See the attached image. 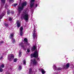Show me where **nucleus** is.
<instances>
[{
  "label": "nucleus",
  "mask_w": 74,
  "mask_h": 74,
  "mask_svg": "<svg viewBox=\"0 0 74 74\" xmlns=\"http://www.w3.org/2000/svg\"><path fill=\"white\" fill-rule=\"evenodd\" d=\"M53 68L54 69H56V66H55V65H53Z\"/></svg>",
  "instance_id": "obj_25"
},
{
  "label": "nucleus",
  "mask_w": 74,
  "mask_h": 74,
  "mask_svg": "<svg viewBox=\"0 0 74 74\" xmlns=\"http://www.w3.org/2000/svg\"><path fill=\"white\" fill-rule=\"evenodd\" d=\"M58 70H60V68H58Z\"/></svg>",
  "instance_id": "obj_35"
},
{
  "label": "nucleus",
  "mask_w": 74,
  "mask_h": 74,
  "mask_svg": "<svg viewBox=\"0 0 74 74\" xmlns=\"http://www.w3.org/2000/svg\"><path fill=\"white\" fill-rule=\"evenodd\" d=\"M5 12H4V13H3V15H1L0 16V19H1V18H2V17H3V16H4V15H5Z\"/></svg>",
  "instance_id": "obj_10"
},
{
  "label": "nucleus",
  "mask_w": 74,
  "mask_h": 74,
  "mask_svg": "<svg viewBox=\"0 0 74 74\" xmlns=\"http://www.w3.org/2000/svg\"><path fill=\"white\" fill-rule=\"evenodd\" d=\"M21 18H23L26 22L29 20V14H28V10H25L22 14Z\"/></svg>",
  "instance_id": "obj_1"
},
{
  "label": "nucleus",
  "mask_w": 74,
  "mask_h": 74,
  "mask_svg": "<svg viewBox=\"0 0 74 74\" xmlns=\"http://www.w3.org/2000/svg\"><path fill=\"white\" fill-rule=\"evenodd\" d=\"M23 27H21V28L20 29V35L21 36H22L23 34Z\"/></svg>",
  "instance_id": "obj_6"
},
{
  "label": "nucleus",
  "mask_w": 74,
  "mask_h": 74,
  "mask_svg": "<svg viewBox=\"0 0 74 74\" xmlns=\"http://www.w3.org/2000/svg\"><path fill=\"white\" fill-rule=\"evenodd\" d=\"M24 41L25 42H27V39L26 38H25L24 39Z\"/></svg>",
  "instance_id": "obj_15"
},
{
  "label": "nucleus",
  "mask_w": 74,
  "mask_h": 74,
  "mask_svg": "<svg viewBox=\"0 0 74 74\" xmlns=\"http://www.w3.org/2000/svg\"><path fill=\"white\" fill-rule=\"evenodd\" d=\"M37 6H38V5H37V4H36V7H37Z\"/></svg>",
  "instance_id": "obj_33"
},
{
  "label": "nucleus",
  "mask_w": 74,
  "mask_h": 74,
  "mask_svg": "<svg viewBox=\"0 0 74 74\" xmlns=\"http://www.w3.org/2000/svg\"><path fill=\"white\" fill-rule=\"evenodd\" d=\"M21 69H22V66H19V70H21Z\"/></svg>",
  "instance_id": "obj_27"
},
{
  "label": "nucleus",
  "mask_w": 74,
  "mask_h": 74,
  "mask_svg": "<svg viewBox=\"0 0 74 74\" xmlns=\"http://www.w3.org/2000/svg\"><path fill=\"white\" fill-rule=\"evenodd\" d=\"M3 56H2L0 58V60H1V59H3Z\"/></svg>",
  "instance_id": "obj_26"
},
{
  "label": "nucleus",
  "mask_w": 74,
  "mask_h": 74,
  "mask_svg": "<svg viewBox=\"0 0 74 74\" xmlns=\"http://www.w3.org/2000/svg\"><path fill=\"white\" fill-rule=\"evenodd\" d=\"M31 71H32V69H29V72L30 73V72H31Z\"/></svg>",
  "instance_id": "obj_30"
},
{
  "label": "nucleus",
  "mask_w": 74,
  "mask_h": 74,
  "mask_svg": "<svg viewBox=\"0 0 74 74\" xmlns=\"http://www.w3.org/2000/svg\"><path fill=\"white\" fill-rule=\"evenodd\" d=\"M10 36L11 37H14V33H12L10 35Z\"/></svg>",
  "instance_id": "obj_22"
},
{
  "label": "nucleus",
  "mask_w": 74,
  "mask_h": 74,
  "mask_svg": "<svg viewBox=\"0 0 74 74\" xmlns=\"http://www.w3.org/2000/svg\"><path fill=\"white\" fill-rule=\"evenodd\" d=\"M27 5V2H25L23 3L21 5V6L18 7V14H19L21 13V10H23V8L24 6H26Z\"/></svg>",
  "instance_id": "obj_2"
},
{
  "label": "nucleus",
  "mask_w": 74,
  "mask_h": 74,
  "mask_svg": "<svg viewBox=\"0 0 74 74\" xmlns=\"http://www.w3.org/2000/svg\"><path fill=\"white\" fill-rule=\"evenodd\" d=\"M32 2H34V0H31V1H30V3H31L30 5L31 7H32L33 6V5H34V4L33 3H32Z\"/></svg>",
  "instance_id": "obj_9"
},
{
  "label": "nucleus",
  "mask_w": 74,
  "mask_h": 74,
  "mask_svg": "<svg viewBox=\"0 0 74 74\" xmlns=\"http://www.w3.org/2000/svg\"><path fill=\"white\" fill-rule=\"evenodd\" d=\"M41 71L42 74H45V71H44V70L42 69H41Z\"/></svg>",
  "instance_id": "obj_12"
},
{
  "label": "nucleus",
  "mask_w": 74,
  "mask_h": 74,
  "mask_svg": "<svg viewBox=\"0 0 74 74\" xmlns=\"http://www.w3.org/2000/svg\"><path fill=\"white\" fill-rule=\"evenodd\" d=\"M19 56L20 57H21V56H22V54H21V51H20L19 52Z\"/></svg>",
  "instance_id": "obj_20"
},
{
  "label": "nucleus",
  "mask_w": 74,
  "mask_h": 74,
  "mask_svg": "<svg viewBox=\"0 0 74 74\" xmlns=\"http://www.w3.org/2000/svg\"><path fill=\"white\" fill-rule=\"evenodd\" d=\"M31 58H33V56L34 58H38V51H35L33 54H31Z\"/></svg>",
  "instance_id": "obj_3"
},
{
  "label": "nucleus",
  "mask_w": 74,
  "mask_h": 74,
  "mask_svg": "<svg viewBox=\"0 0 74 74\" xmlns=\"http://www.w3.org/2000/svg\"><path fill=\"white\" fill-rule=\"evenodd\" d=\"M2 3H4L5 2V0H1Z\"/></svg>",
  "instance_id": "obj_16"
},
{
  "label": "nucleus",
  "mask_w": 74,
  "mask_h": 74,
  "mask_svg": "<svg viewBox=\"0 0 74 74\" xmlns=\"http://www.w3.org/2000/svg\"><path fill=\"white\" fill-rule=\"evenodd\" d=\"M31 62H32L33 64H36L37 63V61L35 59H34L33 60H31Z\"/></svg>",
  "instance_id": "obj_7"
},
{
  "label": "nucleus",
  "mask_w": 74,
  "mask_h": 74,
  "mask_svg": "<svg viewBox=\"0 0 74 74\" xmlns=\"http://www.w3.org/2000/svg\"><path fill=\"white\" fill-rule=\"evenodd\" d=\"M10 2H11V3H13L14 2V0H9Z\"/></svg>",
  "instance_id": "obj_23"
},
{
  "label": "nucleus",
  "mask_w": 74,
  "mask_h": 74,
  "mask_svg": "<svg viewBox=\"0 0 74 74\" xmlns=\"http://www.w3.org/2000/svg\"><path fill=\"white\" fill-rule=\"evenodd\" d=\"M3 69L2 68H0V72H3Z\"/></svg>",
  "instance_id": "obj_17"
},
{
  "label": "nucleus",
  "mask_w": 74,
  "mask_h": 74,
  "mask_svg": "<svg viewBox=\"0 0 74 74\" xmlns=\"http://www.w3.org/2000/svg\"><path fill=\"white\" fill-rule=\"evenodd\" d=\"M18 5L17 3H16V4H14V6H16V5Z\"/></svg>",
  "instance_id": "obj_32"
},
{
  "label": "nucleus",
  "mask_w": 74,
  "mask_h": 74,
  "mask_svg": "<svg viewBox=\"0 0 74 74\" xmlns=\"http://www.w3.org/2000/svg\"><path fill=\"white\" fill-rule=\"evenodd\" d=\"M12 43H15V40L12 38Z\"/></svg>",
  "instance_id": "obj_11"
},
{
  "label": "nucleus",
  "mask_w": 74,
  "mask_h": 74,
  "mask_svg": "<svg viewBox=\"0 0 74 74\" xmlns=\"http://www.w3.org/2000/svg\"><path fill=\"white\" fill-rule=\"evenodd\" d=\"M14 58V55L13 54H11L8 56V59L10 60H11V59H13Z\"/></svg>",
  "instance_id": "obj_4"
},
{
  "label": "nucleus",
  "mask_w": 74,
  "mask_h": 74,
  "mask_svg": "<svg viewBox=\"0 0 74 74\" xmlns=\"http://www.w3.org/2000/svg\"><path fill=\"white\" fill-rule=\"evenodd\" d=\"M35 49H36V47L35 46H34L32 48V51H33Z\"/></svg>",
  "instance_id": "obj_13"
},
{
  "label": "nucleus",
  "mask_w": 74,
  "mask_h": 74,
  "mask_svg": "<svg viewBox=\"0 0 74 74\" xmlns=\"http://www.w3.org/2000/svg\"><path fill=\"white\" fill-rule=\"evenodd\" d=\"M38 60H40V58H38Z\"/></svg>",
  "instance_id": "obj_34"
},
{
  "label": "nucleus",
  "mask_w": 74,
  "mask_h": 74,
  "mask_svg": "<svg viewBox=\"0 0 74 74\" xmlns=\"http://www.w3.org/2000/svg\"><path fill=\"white\" fill-rule=\"evenodd\" d=\"M27 52H30V49H27Z\"/></svg>",
  "instance_id": "obj_29"
},
{
  "label": "nucleus",
  "mask_w": 74,
  "mask_h": 74,
  "mask_svg": "<svg viewBox=\"0 0 74 74\" xmlns=\"http://www.w3.org/2000/svg\"><path fill=\"white\" fill-rule=\"evenodd\" d=\"M69 64L68 63L66 64V68H69Z\"/></svg>",
  "instance_id": "obj_14"
},
{
  "label": "nucleus",
  "mask_w": 74,
  "mask_h": 74,
  "mask_svg": "<svg viewBox=\"0 0 74 74\" xmlns=\"http://www.w3.org/2000/svg\"><path fill=\"white\" fill-rule=\"evenodd\" d=\"M7 13L9 15V14H10V10H8L7 11Z\"/></svg>",
  "instance_id": "obj_21"
},
{
  "label": "nucleus",
  "mask_w": 74,
  "mask_h": 74,
  "mask_svg": "<svg viewBox=\"0 0 74 74\" xmlns=\"http://www.w3.org/2000/svg\"><path fill=\"white\" fill-rule=\"evenodd\" d=\"M14 62H16L17 61V59L15 58L14 59Z\"/></svg>",
  "instance_id": "obj_19"
},
{
  "label": "nucleus",
  "mask_w": 74,
  "mask_h": 74,
  "mask_svg": "<svg viewBox=\"0 0 74 74\" xmlns=\"http://www.w3.org/2000/svg\"><path fill=\"white\" fill-rule=\"evenodd\" d=\"M3 41H1V42H0V45L1 44H3Z\"/></svg>",
  "instance_id": "obj_28"
},
{
  "label": "nucleus",
  "mask_w": 74,
  "mask_h": 74,
  "mask_svg": "<svg viewBox=\"0 0 74 74\" xmlns=\"http://www.w3.org/2000/svg\"><path fill=\"white\" fill-rule=\"evenodd\" d=\"M1 67H2V68H4V65L2 64V65L1 66Z\"/></svg>",
  "instance_id": "obj_18"
},
{
  "label": "nucleus",
  "mask_w": 74,
  "mask_h": 74,
  "mask_svg": "<svg viewBox=\"0 0 74 74\" xmlns=\"http://www.w3.org/2000/svg\"><path fill=\"white\" fill-rule=\"evenodd\" d=\"M32 34H33V37H34V38H35L37 34V32H36L35 30H34L33 31Z\"/></svg>",
  "instance_id": "obj_5"
},
{
  "label": "nucleus",
  "mask_w": 74,
  "mask_h": 74,
  "mask_svg": "<svg viewBox=\"0 0 74 74\" xmlns=\"http://www.w3.org/2000/svg\"><path fill=\"white\" fill-rule=\"evenodd\" d=\"M16 23L17 24V25L18 27H19L21 26V24H20L19 21H17Z\"/></svg>",
  "instance_id": "obj_8"
},
{
  "label": "nucleus",
  "mask_w": 74,
  "mask_h": 74,
  "mask_svg": "<svg viewBox=\"0 0 74 74\" xmlns=\"http://www.w3.org/2000/svg\"><path fill=\"white\" fill-rule=\"evenodd\" d=\"M64 68H66V67H64Z\"/></svg>",
  "instance_id": "obj_36"
},
{
  "label": "nucleus",
  "mask_w": 74,
  "mask_h": 74,
  "mask_svg": "<svg viewBox=\"0 0 74 74\" xmlns=\"http://www.w3.org/2000/svg\"><path fill=\"white\" fill-rule=\"evenodd\" d=\"M9 21H11L12 20V18L11 17H10L9 18Z\"/></svg>",
  "instance_id": "obj_31"
},
{
  "label": "nucleus",
  "mask_w": 74,
  "mask_h": 74,
  "mask_svg": "<svg viewBox=\"0 0 74 74\" xmlns=\"http://www.w3.org/2000/svg\"><path fill=\"white\" fill-rule=\"evenodd\" d=\"M23 63L24 64H26V61L25 60H24Z\"/></svg>",
  "instance_id": "obj_24"
}]
</instances>
